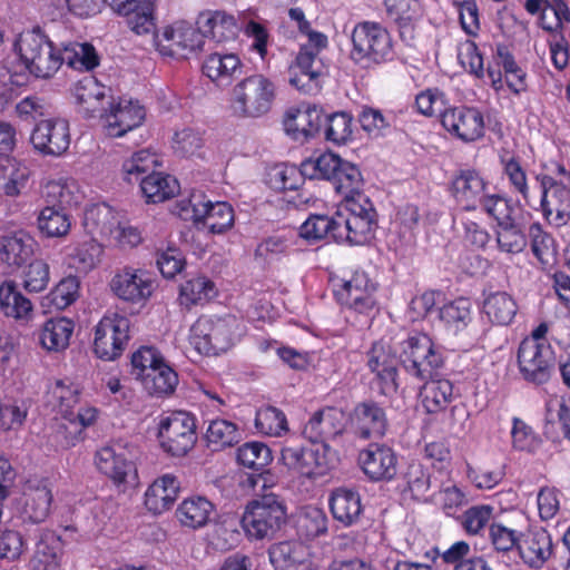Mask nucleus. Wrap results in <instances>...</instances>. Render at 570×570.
Here are the masks:
<instances>
[{"mask_svg": "<svg viewBox=\"0 0 570 570\" xmlns=\"http://www.w3.org/2000/svg\"><path fill=\"white\" fill-rule=\"evenodd\" d=\"M126 19L129 29L138 36L155 33L156 0H102V6Z\"/></svg>", "mask_w": 570, "mask_h": 570, "instance_id": "nucleus-25", "label": "nucleus"}, {"mask_svg": "<svg viewBox=\"0 0 570 570\" xmlns=\"http://www.w3.org/2000/svg\"><path fill=\"white\" fill-rule=\"evenodd\" d=\"M37 226L43 237L61 238L71 229V216L66 209L48 204L39 212Z\"/></svg>", "mask_w": 570, "mask_h": 570, "instance_id": "nucleus-49", "label": "nucleus"}, {"mask_svg": "<svg viewBox=\"0 0 570 570\" xmlns=\"http://www.w3.org/2000/svg\"><path fill=\"white\" fill-rule=\"evenodd\" d=\"M518 304L507 292L490 293L483 301L482 312L492 325L508 326L517 316Z\"/></svg>", "mask_w": 570, "mask_h": 570, "instance_id": "nucleus-45", "label": "nucleus"}, {"mask_svg": "<svg viewBox=\"0 0 570 570\" xmlns=\"http://www.w3.org/2000/svg\"><path fill=\"white\" fill-rule=\"evenodd\" d=\"M207 446L214 451H222L236 445L240 440L237 424L226 419H213L209 421L205 433Z\"/></svg>", "mask_w": 570, "mask_h": 570, "instance_id": "nucleus-53", "label": "nucleus"}, {"mask_svg": "<svg viewBox=\"0 0 570 570\" xmlns=\"http://www.w3.org/2000/svg\"><path fill=\"white\" fill-rule=\"evenodd\" d=\"M495 60L503 69L505 83L510 91L519 96L528 91V75L515 61L509 48L504 45H498Z\"/></svg>", "mask_w": 570, "mask_h": 570, "instance_id": "nucleus-52", "label": "nucleus"}, {"mask_svg": "<svg viewBox=\"0 0 570 570\" xmlns=\"http://www.w3.org/2000/svg\"><path fill=\"white\" fill-rule=\"evenodd\" d=\"M97 469L108 476L115 484L126 483L127 476L136 472L135 464L129 461L124 450L118 452L114 446L106 445L95 454Z\"/></svg>", "mask_w": 570, "mask_h": 570, "instance_id": "nucleus-39", "label": "nucleus"}, {"mask_svg": "<svg viewBox=\"0 0 570 570\" xmlns=\"http://www.w3.org/2000/svg\"><path fill=\"white\" fill-rule=\"evenodd\" d=\"M423 387L420 396L422 406L430 414L445 411L455 399L454 385L448 379H429L422 381Z\"/></svg>", "mask_w": 570, "mask_h": 570, "instance_id": "nucleus-42", "label": "nucleus"}, {"mask_svg": "<svg viewBox=\"0 0 570 570\" xmlns=\"http://www.w3.org/2000/svg\"><path fill=\"white\" fill-rule=\"evenodd\" d=\"M440 318L454 332H461L472 321V303L469 298L460 297L444 304L440 309Z\"/></svg>", "mask_w": 570, "mask_h": 570, "instance_id": "nucleus-62", "label": "nucleus"}, {"mask_svg": "<svg viewBox=\"0 0 570 570\" xmlns=\"http://www.w3.org/2000/svg\"><path fill=\"white\" fill-rule=\"evenodd\" d=\"M511 199H505V205L495 208L493 214H488L495 222L494 237L499 252L517 255L522 253L528 245V234L524 225L513 216Z\"/></svg>", "mask_w": 570, "mask_h": 570, "instance_id": "nucleus-21", "label": "nucleus"}, {"mask_svg": "<svg viewBox=\"0 0 570 570\" xmlns=\"http://www.w3.org/2000/svg\"><path fill=\"white\" fill-rule=\"evenodd\" d=\"M490 185L481 170L466 166L453 171L448 183V193L462 210L474 212L480 208L488 215L505 205L507 199L501 194H491Z\"/></svg>", "mask_w": 570, "mask_h": 570, "instance_id": "nucleus-2", "label": "nucleus"}, {"mask_svg": "<svg viewBox=\"0 0 570 570\" xmlns=\"http://www.w3.org/2000/svg\"><path fill=\"white\" fill-rule=\"evenodd\" d=\"M144 389L153 396L163 397L173 394L178 385V374L166 362L153 367L139 380Z\"/></svg>", "mask_w": 570, "mask_h": 570, "instance_id": "nucleus-47", "label": "nucleus"}, {"mask_svg": "<svg viewBox=\"0 0 570 570\" xmlns=\"http://www.w3.org/2000/svg\"><path fill=\"white\" fill-rule=\"evenodd\" d=\"M308 41L302 45L294 63L289 67V83L298 91L315 95L322 89L327 68L320 52L328 45L326 35L313 30L303 33Z\"/></svg>", "mask_w": 570, "mask_h": 570, "instance_id": "nucleus-5", "label": "nucleus"}, {"mask_svg": "<svg viewBox=\"0 0 570 570\" xmlns=\"http://www.w3.org/2000/svg\"><path fill=\"white\" fill-rule=\"evenodd\" d=\"M499 161L510 193L519 196L525 206L532 207L529 178L521 158L517 155H503Z\"/></svg>", "mask_w": 570, "mask_h": 570, "instance_id": "nucleus-43", "label": "nucleus"}, {"mask_svg": "<svg viewBox=\"0 0 570 570\" xmlns=\"http://www.w3.org/2000/svg\"><path fill=\"white\" fill-rule=\"evenodd\" d=\"M178 214L184 219L202 223L212 234H223L234 226V208L227 202L213 203L199 190L177 203Z\"/></svg>", "mask_w": 570, "mask_h": 570, "instance_id": "nucleus-13", "label": "nucleus"}, {"mask_svg": "<svg viewBox=\"0 0 570 570\" xmlns=\"http://www.w3.org/2000/svg\"><path fill=\"white\" fill-rule=\"evenodd\" d=\"M336 212L332 216L314 214L301 226L299 235L307 240L331 238L338 243V226Z\"/></svg>", "mask_w": 570, "mask_h": 570, "instance_id": "nucleus-57", "label": "nucleus"}, {"mask_svg": "<svg viewBox=\"0 0 570 570\" xmlns=\"http://www.w3.org/2000/svg\"><path fill=\"white\" fill-rule=\"evenodd\" d=\"M146 112L138 102L120 101L111 106L109 112L105 114V130L109 137H121L128 131L139 127Z\"/></svg>", "mask_w": 570, "mask_h": 570, "instance_id": "nucleus-32", "label": "nucleus"}, {"mask_svg": "<svg viewBox=\"0 0 570 570\" xmlns=\"http://www.w3.org/2000/svg\"><path fill=\"white\" fill-rule=\"evenodd\" d=\"M130 320L119 313H107L95 326L94 353L104 361L120 357L130 340Z\"/></svg>", "mask_w": 570, "mask_h": 570, "instance_id": "nucleus-18", "label": "nucleus"}, {"mask_svg": "<svg viewBox=\"0 0 570 570\" xmlns=\"http://www.w3.org/2000/svg\"><path fill=\"white\" fill-rule=\"evenodd\" d=\"M286 520V505L278 495L263 493L247 503L240 524L250 540L272 539Z\"/></svg>", "mask_w": 570, "mask_h": 570, "instance_id": "nucleus-11", "label": "nucleus"}, {"mask_svg": "<svg viewBox=\"0 0 570 570\" xmlns=\"http://www.w3.org/2000/svg\"><path fill=\"white\" fill-rule=\"evenodd\" d=\"M399 360L406 373L417 381L434 377L445 363L441 347L425 333L411 334L400 342Z\"/></svg>", "mask_w": 570, "mask_h": 570, "instance_id": "nucleus-10", "label": "nucleus"}, {"mask_svg": "<svg viewBox=\"0 0 570 570\" xmlns=\"http://www.w3.org/2000/svg\"><path fill=\"white\" fill-rule=\"evenodd\" d=\"M244 63L234 52H213L208 55L203 65V73L218 87H228L242 76Z\"/></svg>", "mask_w": 570, "mask_h": 570, "instance_id": "nucleus-31", "label": "nucleus"}, {"mask_svg": "<svg viewBox=\"0 0 570 570\" xmlns=\"http://www.w3.org/2000/svg\"><path fill=\"white\" fill-rule=\"evenodd\" d=\"M554 552L552 535L544 527L534 524L522 531L517 553L528 569L542 570Z\"/></svg>", "mask_w": 570, "mask_h": 570, "instance_id": "nucleus-22", "label": "nucleus"}, {"mask_svg": "<svg viewBox=\"0 0 570 570\" xmlns=\"http://www.w3.org/2000/svg\"><path fill=\"white\" fill-rule=\"evenodd\" d=\"M140 189L147 203L158 204L174 197L179 185L173 176L153 171L141 179Z\"/></svg>", "mask_w": 570, "mask_h": 570, "instance_id": "nucleus-51", "label": "nucleus"}, {"mask_svg": "<svg viewBox=\"0 0 570 570\" xmlns=\"http://www.w3.org/2000/svg\"><path fill=\"white\" fill-rule=\"evenodd\" d=\"M534 179L540 190L539 206L534 209L541 213L548 225L556 228L566 226L570 222V184L546 173L537 174Z\"/></svg>", "mask_w": 570, "mask_h": 570, "instance_id": "nucleus-17", "label": "nucleus"}, {"mask_svg": "<svg viewBox=\"0 0 570 570\" xmlns=\"http://www.w3.org/2000/svg\"><path fill=\"white\" fill-rule=\"evenodd\" d=\"M442 127L463 142H473L484 136L483 114L475 107L450 106L441 114Z\"/></svg>", "mask_w": 570, "mask_h": 570, "instance_id": "nucleus-23", "label": "nucleus"}, {"mask_svg": "<svg viewBox=\"0 0 570 570\" xmlns=\"http://www.w3.org/2000/svg\"><path fill=\"white\" fill-rule=\"evenodd\" d=\"M357 463L371 481H391L397 472V455L386 444L370 443L361 450Z\"/></svg>", "mask_w": 570, "mask_h": 570, "instance_id": "nucleus-27", "label": "nucleus"}, {"mask_svg": "<svg viewBox=\"0 0 570 570\" xmlns=\"http://www.w3.org/2000/svg\"><path fill=\"white\" fill-rule=\"evenodd\" d=\"M328 519L323 509L308 505L296 520V531L301 539L313 540L327 533Z\"/></svg>", "mask_w": 570, "mask_h": 570, "instance_id": "nucleus-58", "label": "nucleus"}, {"mask_svg": "<svg viewBox=\"0 0 570 570\" xmlns=\"http://www.w3.org/2000/svg\"><path fill=\"white\" fill-rule=\"evenodd\" d=\"M216 295L215 283L204 275H196L181 283L178 299L180 305L190 308L209 302Z\"/></svg>", "mask_w": 570, "mask_h": 570, "instance_id": "nucleus-50", "label": "nucleus"}, {"mask_svg": "<svg viewBox=\"0 0 570 570\" xmlns=\"http://www.w3.org/2000/svg\"><path fill=\"white\" fill-rule=\"evenodd\" d=\"M14 47L26 69L37 78L52 77L63 63L61 51L39 27L20 33Z\"/></svg>", "mask_w": 570, "mask_h": 570, "instance_id": "nucleus-9", "label": "nucleus"}, {"mask_svg": "<svg viewBox=\"0 0 570 570\" xmlns=\"http://www.w3.org/2000/svg\"><path fill=\"white\" fill-rule=\"evenodd\" d=\"M215 504L203 495L185 498L177 507L175 517L184 528L198 530L206 527L213 513Z\"/></svg>", "mask_w": 570, "mask_h": 570, "instance_id": "nucleus-38", "label": "nucleus"}, {"mask_svg": "<svg viewBox=\"0 0 570 570\" xmlns=\"http://www.w3.org/2000/svg\"><path fill=\"white\" fill-rule=\"evenodd\" d=\"M286 132L294 139L315 137L321 130V114L315 109H297L287 114L284 121Z\"/></svg>", "mask_w": 570, "mask_h": 570, "instance_id": "nucleus-55", "label": "nucleus"}, {"mask_svg": "<svg viewBox=\"0 0 570 570\" xmlns=\"http://www.w3.org/2000/svg\"><path fill=\"white\" fill-rule=\"evenodd\" d=\"M269 561L276 570H288L304 559V547L298 541H282L268 549Z\"/></svg>", "mask_w": 570, "mask_h": 570, "instance_id": "nucleus-63", "label": "nucleus"}, {"mask_svg": "<svg viewBox=\"0 0 570 570\" xmlns=\"http://www.w3.org/2000/svg\"><path fill=\"white\" fill-rule=\"evenodd\" d=\"M331 183L336 194L342 196V202L357 198L358 195H365L363 191L364 180L362 173L356 165L350 161H342V166H340Z\"/></svg>", "mask_w": 570, "mask_h": 570, "instance_id": "nucleus-54", "label": "nucleus"}, {"mask_svg": "<svg viewBox=\"0 0 570 570\" xmlns=\"http://www.w3.org/2000/svg\"><path fill=\"white\" fill-rule=\"evenodd\" d=\"M328 505L334 520L344 527H351L357 523L363 512L360 493L347 488L333 490Z\"/></svg>", "mask_w": 570, "mask_h": 570, "instance_id": "nucleus-37", "label": "nucleus"}, {"mask_svg": "<svg viewBox=\"0 0 570 570\" xmlns=\"http://www.w3.org/2000/svg\"><path fill=\"white\" fill-rule=\"evenodd\" d=\"M524 10L539 17V26L547 32H559L558 39L549 41L550 59L553 67L563 71L570 59L569 43L561 33L564 23L570 22V8L567 0H525Z\"/></svg>", "mask_w": 570, "mask_h": 570, "instance_id": "nucleus-6", "label": "nucleus"}, {"mask_svg": "<svg viewBox=\"0 0 570 570\" xmlns=\"http://www.w3.org/2000/svg\"><path fill=\"white\" fill-rule=\"evenodd\" d=\"M109 286L118 298L134 304L147 301L154 291L149 273L131 267L118 271L112 276Z\"/></svg>", "mask_w": 570, "mask_h": 570, "instance_id": "nucleus-28", "label": "nucleus"}, {"mask_svg": "<svg viewBox=\"0 0 570 570\" xmlns=\"http://www.w3.org/2000/svg\"><path fill=\"white\" fill-rule=\"evenodd\" d=\"M75 323L67 317H55L46 321L40 334L41 345L53 352H60L69 346Z\"/></svg>", "mask_w": 570, "mask_h": 570, "instance_id": "nucleus-48", "label": "nucleus"}, {"mask_svg": "<svg viewBox=\"0 0 570 570\" xmlns=\"http://www.w3.org/2000/svg\"><path fill=\"white\" fill-rule=\"evenodd\" d=\"M520 377L529 385L541 387L551 382L557 366V355L551 344L519 343L515 352Z\"/></svg>", "mask_w": 570, "mask_h": 570, "instance_id": "nucleus-16", "label": "nucleus"}, {"mask_svg": "<svg viewBox=\"0 0 570 570\" xmlns=\"http://www.w3.org/2000/svg\"><path fill=\"white\" fill-rule=\"evenodd\" d=\"M351 425L358 439L383 438L389 425L386 412L373 400L360 402L351 413Z\"/></svg>", "mask_w": 570, "mask_h": 570, "instance_id": "nucleus-30", "label": "nucleus"}, {"mask_svg": "<svg viewBox=\"0 0 570 570\" xmlns=\"http://www.w3.org/2000/svg\"><path fill=\"white\" fill-rule=\"evenodd\" d=\"M336 217L338 244L361 246L374 239L379 226V215L367 195H358L357 198L341 202Z\"/></svg>", "mask_w": 570, "mask_h": 570, "instance_id": "nucleus-4", "label": "nucleus"}, {"mask_svg": "<svg viewBox=\"0 0 570 570\" xmlns=\"http://www.w3.org/2000/svg\"><path fill=\"white\" fill-rule=\"evenodd\" d=\"M255 429L266 436H281L288 431V422L285 413L272 405H265L256 411Z\"/></svg>", "mask_w": 570, "mask_h": 570, "instance_id": "nucleus-60", "label": "nucleus"}, {"mask_svg": "<svg viewBox=\"0 0 570 570\" xmlns=\"http://www.w3.org/2000/svg\"><path fill=\"white\" fill-rule=\"evenodd\" d=\"M0 311L6 317L28 322L33 316V304L13 281H6L0 285Z\"/></svg>", "mask_w": 570, "mask_h": 570, "instance_id": "nucleus-41", "label": "nucleus"}, {"mask_svg": "<svg viewBox=\"0 0 570 570\" xmlns=\"http://www.w3.org/2000/svg\"><path fill=\"white\" fill-rule=\"evenodd\" d=\"M306 174H303V163L301 167L288 164H278L272 167L267 174L269 187L277 191L296 190L304 183Z\"/></svg>", "mask_w": 570, "mask_h": 570, "instance_id": "nucleus-59", "label": "nucleus"}, {"mask_svg": "<svg viewBox=\"0 0 570 570\" xmlns=\"http://www.w3.org/2000/svg\"><path fill=\"white\" fill-rule=\"evenodd\" d=\"M180 481L171 473L157 478L145 492V505L154 514L169 510L177 500Z\"/></svg>", "mask_w": 570, "mask_h": 570, "instance_id": "nucleus-34", "label": "nucleus"}, {"mask_svg": "<svg viewBox=\"0 0 570 570\" xmlns=\"http://www.w3.org/2000/svg\"><path fill=\"white\" fill-rule=\"evenodd\" d=\"M79 111L86 118L94 117L96 112L102 111L107 98V88L94 76H86L80 79L72 89Z\"/></svg>", "mask_w": 570, "mask_h": 570, "instance_id": "nucleus-36", "label": "nucleus"}, {"mask_svg": "<svg viewBox=\"0 0 570 570\" xmlns=\"http://www.w3.org/2000/svg\"><path fill=\"white\" fill-rule=\"evenodd\" d=\"M238 330L234 315H200L190 326L189 342L199 354L217 356L235 345Z\"/></svg>", "mask_w": 570, "mask_h": 570, "instance_id": "nucleus-7", "label": "nucleus"}, {"mask_svg": "<svg viewBox=\"0 0 570 570\" xmlns=\"http://www.w3.org/2000/svg\"><path fill=\"white\" fill-rule=\"evenodd\" d=\"M42 196L47 204L62 209L77 207L83 198L78 183L70 177L48 180L42 188Z\"/></svg>", "mask_w": 570, "mask_h": 570, "instance_id": "nucleus-40", "label": "nucleus"}, {"mask_svg": "<svg viewBox=\"0 0 570 570\" xmlns=\"http://www.w3.org/2000/svg\"><path fill=\"white\" fill-rule=\"evenodd\" d=\"M281 461L294 473L308 479L324 476L337 463V454L330 445L305 446L286 441L281 450Z\"/></svg>", "mask_w": 570, "mask_h": 570, "instance_id": "nucleus-12", "label": "nucleus"}, {"mask_svg": "<svg viewBox=\"0 0 570 570\" xmlns=\"http://www.w3.org/2000/svg\"><path fill=\"white\" fill-rule=\"evenodd\" d=\"M30 141L45 156H61L70 146L69 124L60 118L41 120L35 126Z\"/></svg>", "mask_w": 570, "mask_h": 570, "instance_id": "nucleus-26", "label": "nucleus"}, {"mask_svg": "<svg viewBox=\"0 0 570 570\" xmlns=\"http://www.w3.org/2000/svg\"><path fill=\"white\" fill-rule=\"evenodd\" d=\"M387 17L396 24L403 40L413 39L414 29L423 16L420 0H384Z\"/></svg>", "mask_w": 570, "mask_h": 570, "instance_id": "nucleus-35", "label": "nucleus"}, {"mask_svg": "<svg viewBox=\"0 0 570 570\" xmlns=\"http://www.w3.org/2000/svg\"><path fill=\"white\" fill-rule=\"evenodd\" d=\"M494 508L490 504H475L458 517V522L468 535H483L489 530Z\"/></svg>", "mask_w": 570, "mask_h": 570, "instance_id": "nucleus-61", "label": "nucleus"}, {"mask_svg": "<svg viewBox=\"0 0 570 570\" xmlns=\"http://www.w3.org/2000/svg\"><path fill=\"white\" fill-rule=\"evenodd\" d=\"M80 393L77 384L63 380H58L51 390L58 413L72 429L70 436H66L72 445L82 440L83 430L97 421L99 413L95 406H79Z\"/></svg>", "mask_w": 570, "mask_h": 570, "instance_id": "nucleus-14", "label": "nucleus"}, {"mask_svg": "<svg viewBox=\"0 0 570 570\" xmlns=\"http://www.w3.org/2000/svg\"><path fill=\"white\" fill-rule=\"evenodd\" d=\"M505 464L488 458L479 463H466L465 475L478 490H492L505 478Z\"/></svg>", "mask_w": 570, "mask_h": 570, "instance_id": "nucleus-44", "label": "nucleus"}, {"mask_svg": "<svg viewBox=\"0 0 570 570\" xmlns=\"http://www.w3.org/2000/svg\"><path fill=\"white\" fill-rule=\"evenodd\" d=\"M157 51L164 57L186 59L193 52L203 50V40L199 27L185 21L165 27L163 33H151Z\"/></svg>", "mask_w": 570, "mask_h": 570, "instance_id": "nucleus-20", "label": "nucleus"}, {"mask_svg": "<svg viewBox=\"0 0 570 570\" xmlns=\"http://www.w3.org/2000/svg\"><path fill=\"white\" fill-rule=\"evenodd\" d=\"M351 59L362 68L373 69L395 58L390 31L380 22L364 20L352 30Z\"/></svg>", "mask_w": 570, "mask_h": 570, "instance_id": "nucleus-3", "label": "nucleus"}, {"mask_svg": "<svg viewBox=\"0 0 570 570\" xmlns=\"http://www.w3.org/2000/svg\"><path fill=\"white\" fill-rule=\"evenodd\" d=\"M365 365L373 375L372 384L384 396H393L397 393L399 367L397 358L392 346L379 340L372 343L365 353Z\"/></svg>", "mask_w": 570, "mask_h": 570, "instance_id": "nucleus-19", "label": "nucleus"}, {"mask_svg": "<svg viewBox=\"0 0 570 570\" xmlns=\"http://www.w3.org/2000/svg\"><path fill=\"white\" fill-rule=\"evenodd\" d=\"M157 430L159 445L170 456H185L197 442L196 417L186 411L164 413Z\"/></svg>", "mask_w": 570, "mask_h": 570, "instance_id": "nucleus-15", "label": "nucleus"}, {"mask_svg": "<svg viewBox=\"0 0 570 570\" xmlns=\"http://www.w3.org/2000/svg\"><path fill=\"white\" fill-rule=\"evenodd\" d=\"M35 239L22 232L2 238L0 259L10 267H20L33 255Z\"/></svg>", "mask_w": 570, "mask_h": 570, "instance_id": "nucleus-46", "label": "nucleus"}, {"mask_svg": "<svg viewBox=\"0 0 570 570\" xmlns=\"http://www.w3.org/2000/svg\"><path fill=\"white\" fill-rule=\"evenodd\" d=\"M346 415L337 406H324L312 414L304 424L303 435L314 444L328 445L345 432Z\"/></svg>", "mask_w": 570, "mask_h": 570, "instance_id": "nucleus-24", "label": "nucleus"}, {"mask_svg": "<svg viewBox=\"0 0 570 570\" xmlns=\"http://www.w3.org/2000/svg\"><path fill=\"white\" fill-rule=\"evenodd\" d=\"M275 98V83L263 73H253L233 87L229 107L236 117L259 118L271 111Z\"/></svg>", "mask_w": 570, "mask_h": 570, "instance_id": "nucleus-8", "label": "nucleus"}, {"mask_svg": "<svg viewBox=\"0 0 570 570\" xmlns=\"http://www.w3.org/2000/svg\"><path fill=\"white\" fill-rule=\"evenodd\" d=\"M531 250L542 266L552 264L556 259L557 248L553 236L544 230L540 222H533L528 228Z\"/></svg>", "mask_w": 570, "mask_h": 570, "instance_id": "nucleus-56", "label": "nucleus"}, {"mask_svg": "<svg viewBox=\"0 0 570 570\" xmlns=\"http://www.w3.org/2000/svg\"><path fill=\"white\" fill-rule=\"evenodd\" d=\"M61 57L63 62L78 71H91L100 62L96 48L89 42L73 43L71 47H66Z\"/></svg>", "mask_w": 570, "mask_h": 570, "instance_id": "nucleus-64", "label": "nucleus"}, {"mask_svg": "<svg viewBox=\"0 0 570 570\" xmlns=\"http://www.w3.org/2000/svg\"><path fill=\"white\" fill-rule=\"evenodd\" d=\"M196 26L199 27L204 41L207 38L216 43L235 41L243 30V23L226 10L208 9L199 12Z\"/></svg>", "mask_w": 570, "mask_h": 570, "instance_id": "nucleus-29", "label": "nucleus"}, {"mask_svg": "<svg viewBox=\"0 0 570 570\" xmlns=\"http://www.w3.org/2000/svg\"><path fill=\"white\" fill-rule=\"evenodd\" d=\"M52 498L46 479L28 481L23 491L22 514L33 523L43 522L50 513Z\"/></svg>", "mask_w": 570, "mask_h": 570, "instance_id": "nucleus-33", "label": "nucleus"}, {"mask_svg": "<svg viewBox=\"0 0 570 570\" xmlns=\"http://www.w3.org/2000/svg\"><path fill=\"white\" fill-rule=\"evenodd\" d=\"M331 292L341 311L370 320L380 308V284L361 267L330 275Z\"/></svg>", "mask_w": 570, "mask_h": 570, "instance_id": "nucleus-1", "label": "nucleus"}]
</instances>
